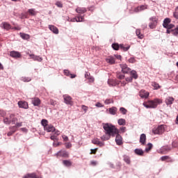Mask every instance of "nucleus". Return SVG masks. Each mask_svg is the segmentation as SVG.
Instances as JSON below:
<instances>
[{
	"instance_id": "nucleus-1",
	"label": "nucleus",
	"mask_w": 178,
	"mask_h": 178,
	"mask_svg": "<svg viewBox=\"0 0 178 178\" xmlns=\"http://www.w3.org/2000/svg\"><path fill=\"white\" fill-rule=\"evenodd\" d=\"M103 129L105 134H106V136H110L111 137H115L116 134L119 133V129L111 123L103 124Z\"/></svg>"
},
{
	"instance_id": "nucleus-2",
	"label": "nucleus",
	"mask_w": 178,
	"mask_h": 178,
	"mask_svg": "<svg viewBox=\"0 0 178 178\" xmlns=\"http://www.w3.org/2000/svg\"><path fill=\"white\" fill-rule=\"evenodd\" d=\"M111 47L114 51H119V49L120 48V49H122V51L127 52L128 49H130V45L124 47V44H119L118 43H113Z\"/></svg>"
},
{
	"instance_id": "nucleus-3",
	"label": "nucleus",
	"mask_w": 178,
	"mask_h": 178,
	"mask_svg": "<svg viewBox=\"0 0 178 178\" xmlns=\"http://www.w3.org/2000/svg\"><path fill=\"white\" fill-rule=\"evenodd\" d=\"M149 21L152 22L149 24V29H154L158 26V18L156 17H150Z\"/></svg>"
},
{
	"instance_id": "nucleus-4",
	"label": "nucleus",
	"mask_w": 178,
	"mask_h": 178,
	"mask_svg": "<svg viewBox=\"0 0 178 178\" xmlns=\"http://www.w3.org/2000/svg\"><path fill=\"white\" fill-rule=\"evenodd\" d=\"M150 108H155L159 104H162V100L159 99H155L154 100H150L148 102Z\"/></svg>"
},
{
	"instance_id": "nucleus-5",
	"label": "nucleus",
	"mask_w": 178,
	"mask_h": 178,
	"mask_svg": "<svg viewBox=\"0 0 178 178\" xmlns=\"http://www.w3.org/2000/svg\"><path fill=\"white\" fill-rule=\"evenodd\" d=\"M165 131V127L163 125H159L157 128H154L152 133L154 134H162Z\"/></svg>"
},
{
	"instance_id": "nucleus-6",
	"label": "nucleus",
	"mask_w": 178,
	"mask_h": 178,
	"mask_svg": "<svg viewBox=\"0 0 178 178\" xmlns=\"http://www.w3.org/2000/svg\"><path fill=\"white\" fill-rule=\"evenodd\" d=\"M120 66L124 74H128V73H130V72H131V69L126 64H120Z\"/></svg>"
},
{
	"instance_id": "nucleus-7",
	"label": "nucleus",
	"mask_w": 178,
	"mask_h": 178,
	"mask_svg": "<svg viewBox=\"0 0 178 178\" xmlns=\"http://www.w3.org/2000/svg\"><path fill=\"white\" fill-rule=\"evenodd\" d=\"M63 98L66 105H72L73 102L72 101V97L69 96V95H64Z\"/></svg>"
},
{
	"instance_id": "nucleus-8",
	"label": "nucleus",
	"mask_w": 178,
	"mask_h": 178,
	"mask_svg": "<svg viewBox=\"0 0 178 178\" xmlns=\"http://www.w3.org/2000/svg\"><path fill=\"white\" fill-rule=\"evenodd\" d=\"M115 143L117 145H122V144H123V140L122 138V136H120L119 133L115 134Z\"/></svg>"
},
{
	"instance_id": "nucleus-9",
	"label": "nucleus",
	"mask_w": 178,
	"mask_h": 178,
	"mask_svg": "<svg viewBox=\"0 0 178 178\" xmlns=\"http://www.w3.org/2000/svg\"><path fill=\"white\" fill-rule=\"evenodd\" d=\"M10 56H11V58H15V59H17L19 58H22V54L19 51H12L10 52Z\"/></svg>"
},
{
	"instance_id": "nucleus-10",
	"label": "nucleus",
	"mask_w": 178,
	"mask_h": 178,
	"mask_svg": "<svg viewBox=\"0 0 178 178\" xmlns=\"http://www.w3.org/2000/svg\"><path fill=\"white\" fill-rule=\"evenodd\" d=\"M57 156H63V158H69V152L60 150L56 153Z\"/></svg>"
},
{
	"instance_id": "nucleus-11",
	"label": "nucleus",
	"mask_w": 178,
	"mask_h": 178,
	"mask_svg": "<svg viewBox=\"0 0 178 178\" xmlns=\"http://www.w3.org/2000/svg\"><path fill=\"white\" fill-rule=\"evenodd\" d=\"M18 106L19 108H23L24 109H29V103L26 102L19 101L18 102Z\"/></svg>"
},
{
	"instance_id": "nucleus-12",
	"label": "nucleus",
	"mask_w": 178,
	"mask_h": 178,
	"mask_svg": "<svg viewBox=\"0 0 178 178\" xmlns=\"http://www.w3.org/2000/svg\"><path fill=\"white\" fill-rule=\"evenodd\" d=\"M32 104L33 106H40L41 105V100L38 97L32 98Z\"/></svg>"
},
{
	"instance_id": "nucleus-13",
	"label": "nucleus",
	"mask_w": 178,
	"mask_h": 178,
	"mask_svg": "<svg viewBox=\"0 0 178 178\" xmlns=\"http://www.w3.org/2000/svg\"><path fill=\"white\" fill-rule=\"evenodd\" d=\"M28 55H29L31 59H33V60H37V62H42V58L40 57V56H35V54H30L27 53Z\"/></svg>"
},
{
	"instance_id": "nucleus-14",
	"label": "nucleus",
	"mask_w": 178,
	"mask_h": 178,
	"mask_svg": "<svg viewBox=\"0 0 178 178\" xmlns=\"http://www.w3.org/2000/svg\"><path fill=\"white\" fill-rule=\"evenodd\" d=\"M44 130L47 131V133H54V131H55V127L52 124H49L44 127Z\"/></svg>"
},
{
	"instance_id": "nucleus-15",
	"label": "nucleus",
	"mask_w": 178,
	"mask_h": 178,
	"mask_svg": "<svg viewBox=\"0 0 178 178\" xmlns=\"http://www.w3.org/2000/svg\"><path fill=\"white\" fill-rule=\"evenodd\" d=\"M140 143L141 145H145V141H147V136L145 134H142L140 136Z\"/></svg>"
},
{
	"instance_id": "nucleus-16",
	"label": "nucleus",
	"mask_w": 178,
	"mask_h": 178,
	"mask_svg": "<svg viewBox=\"0 0 178 178\" xmlns=\"http://www.w3.org/2000/svg\"><path fill=\"white\" fill-rule=\"evenodd\" d=\"M49 29L50 31H52L54 34H59V29L54 25H49Z\"/></svg>"
},
{
	"instance_id": "nucleus-17",
	"label": "nucleus",
	"mask_w": 178,
	"mask_h": 178,
	"mask_svg": "<svg viewBox=\"0 0 178 178\" xmlns=\"http://www.w3.org/2000/svg\"><path fill=\"white\" fill-rule=\"evenodd\" d=\"M140 98H148V97H149V92L145 90H141L140 92Z\"/></svg>"
},
{
	"instance_id": "nucleus-18",
	"label": "nucleus",
	"mask_w": 178,
	"mask_h": 178,
	"mask_svg": "<svg viewBox=\"0 0 178 178\" xmlns=\"http://www.w3.org/2000/svg\"><path fill=\"white\" fill-rule=\"evenodd\" d=\"M108 112H109L110 115H116V112H118V108H116L115 106H112L111 108H108Z\"/></svg>"
},
{
	"instance_id": "nucleus-19",
	"label": "nucleus",
	"mask_w": 178,
	"mask_h": 178,
	"mask_svg": "<svg viewBox=\"0 0 178 178\" xmlns=\"http://www.w3.org/2000/svg\"><path fill=\"white\" fill-rule=\"evenodd\" d=\"M174 101L175 98H173L172 97H168V98L165 99V104L168 106L172 105Z\"/></svg>"
},
{
	"instance_id": "nucleus-20",
	"label": "nucleus",
	"mask_w": 178,
	"mask_h": 178,
	"mask_svg": "<svg viewBox=\"0 0 178 178\" xmlns=\"http://www.w3.org/2000/svg\"><path fill=\"white\" fill-rule=\"evenodd\" d=\"M23 178H42L41 177H37V175L35 173H30L25 175Z\"/></svg>"
},
{
	"instance_id": "nucleus-21",
	"label": "nucleus",
	"mask_w": 178,
	"mask_h": 178,
	"mask_svg": "<svg viewBox=\"0 0 178 178\" xmlns=\"http://www.w3.org/2000/svg\"><path fill=\"white\" fill-rule=\"evenodd\" d=\"M134 152L136 155H138L139 156H143L144 155V151L143 149H135Z\"/></svg>"
},
{
	"instance_id": "nucleus-22",
	"label": "nucleus",
	"mask_w": 178,
	"mask_h": 178,
	"mask_svg": "<svg viewBox=\"0 0 178 178\" xmlns=\"http://www.w3.org/2000/svg\"><path fill=\"white\" fill-rule=\"evenodd\" d=\"M170 22H171L170 18L164 19L163 22V27H164V29L167 27L169 24H170Z\"/></svg>"
},
{
	"instance_id": "nucleus-23",
	"label": "nucleus",
	"mask_w": 178,
	"mask_h": 178,
	"mask_svg": "<svg viewBox=\"0 0 178 178\" xmlns=\"http://www.w3.org/2000/svg\"><path fill=\"white\" fill-rule=\"evenodd\" d=\"M76 12L77 13L83 14V13H86V12H87V9H86V8L78 7V8L76 9Z\"/></svg>"
},
{
	"instance_id": "nucleus-24",
	"label": "nucleus",
	"mask_w": 178,
	"mask_h": 178,
	"mask_svg": "<svg viewBox=\"0 0 178 178\" xmlns=\"http://www.w3.org/2000/svg\"><path fill=\"white\" fill-rule=\"evenodd\" d=\"M145 9H147V8H145V6L142 5L140 6L136 7L134 10V12L138 13V12H141V10H144Z\"/></svg>"
},
{
	"instance_id": "nucleus-25",
	"label": "nucleus",
	"mask_w": 178,
	"mask_h": 178,
	"mask_svg": "<svg viewBox=\"0 0 178 178\" xmlns=\"http://www.w3.org/2000/svg\"><path fill=\"white\" fill-rule=\"evenodd\" d=\"M1 27L5 30H10V24L8 22H3L1 24Z\"/></svg>"
},
{
	"instance_id": "nucleus-26",
	"label": "nucleus",
	"mask_w": 178,
	"mask_h": 178,
	"mask_svg": "<svg viewBox=\"0 0 178 178\" xmlns=\"http://www.w3.org/2000/svg\"><path fill=\"white\" fill-rule=\"evenodd\" d=\"M19 35L22 40H30V35L27 33H20Z\"/></svg>"
},
{
	"instance_id": "nucleus-27",
	"label": "nucleus",
	"mask_w": 178,
	"mask_h": 178,
	"mask_svg": "<svg viewBox=\"0 0 178 178\" xmlns=\"http://www.w3.org/2000/svg\"><path fill=\"white\" fill-rule=\"evenodd\" d=\"M129 73L132 79H135V80H136V79H138V74H137V72L136 70H132Z\"/></svg>"
},
{
	"instance_id": "nucleus-28",
	"label": "nucleus",
	"mask_w": 178,
	"mask_h": 178,
	"mask_svg": "<svg viewBox=\"0 0 178 178\" xmlns=\"http://www.w3.org/2000/svg\"><path fill=\"white\" fill-rule=\"evenodd\" d=\"M10 120H11V123L15 124L16 122H17V118L15 117V114L10 115Z\"/></svg>"
},
{
	"instance_id": "nucleus-29",
	"label": "nucleus",
	"mask_w": 178,
	"mask_h": 178,
	"mask_svg": "<svg viewBox=\"0 0 178 178\" xmlns=\"http://www.w3.org/2000/svg\"><path fill=\"white\" fill-rule=\"evenodd\" d=\"M123 161H125L127 165H130V163H131V161L130 160V156L127 155L123 156Z\"/></svg>"
},
{
	"instance_id": "nucleus-30",
	"label": "nucleus",
	"mask_w": 178,
	"mask_h": 178,
	"mask_svg": "<svg viewBox=\"0 0 178 178\" xmlns=\"http://www.w3.org/2000/svg\"><path fill=\"white\" fill-rule=\"evenodd\" d=\"M172 149V147L167 145V146H163L161 147V151L163 152H169Z\"/></svg>"
},
{
	"instance_id": "nucleus-31",
	"label": "nucleus",
	"mask_w": 178,
	"mask_h": 178,
	"mask_svg": "<svg viewBox=\"0 0 178 178\" xmlns=\"http://www.w3.org/2000/svg\"><path fill=\"white\" fill-rule=\"evenodd\" d=\"M63 164L67 168H70V166H72V161L70 160H64L63 161Z\"/></svg>"
},
{
	"instance_id": "nucleus-32",
	"label": "nucleus",
	"mask_w": 178,
	"mask_h": 178,
	"mask_svg": "<svg viewBox=\"0 0 178 178\" xmlns=\"http://www.w3.org/2000/svg\"><path fill=\"white\" fill-rule=\"evenodd\" d=\"M106 62H108V63H110V65H115V60L114 57L111 56L106 59Z\"/></svg>"
},
{
	"instance_id": "nucleus-33",
	"label": "nucleus",
	"mask_w": 178,
	"mask_h": 178,
	"mask_svg": "<svg viewBox=\"0 0 178 178\" xmlns=\"http://www.w3.org/2000/svg\"><path fill=\"white\" fill-rule=\"evenodd\" d=\"M118 123L119 126H124L126 124V120L120 118L118 120Z\"/></svg>"
},
{
	"instance_id": "nucleus-34",
	"label": "nucleus",
	"mask_w": 178,
	"mask_h": 178,
	"mask_svg": "<svg viewBox=\"0 0 178 178\" xmlns=\"http://www.w3.org/2000/svg\"><path fill=\"white\" fill-rule=\"evenodd\" d=\"M28 13H29L31 16H35V15H37V13H35V9L34 8L29 9Z\"/></svg>"
},
{
	"instance_id": "nucleus-35",
	"label": "nucleus",
	"mask_w": 178,
	"mask_h": 178,
	"mask_svg": "<svg viewBox=\"0 0 178 178\" xmlns=\"http://www.w3.org/2000/svg\"><path fill=\"white\" fill-rule=\"evenodd\" d=\"M136 33L140 40H143V38H144V35L141 34V31L140 30H136Z\"/></svg>"
},
{
	"instance_id": "nucleus-36",
	"label": "nucleus",
	"mask_w": 178,
	"mask_h": 178,
	"mask_svg": "<svg viewBox=\"0 0 178 178\" xmlns=\"http://www.w3.org/2000/svg\"><path fill=\"white\" fill-rule=\"evenodd\" d=\"M41 124L42 126H43L44 129H45V127H47L48 124V120H45V119H42L41 120Z\"/></svg>"
},
{
	"instance_id": "nucleus-37",
	"label": "nucleus",
	"mask_w": 178,
	"mask_h": 178,
	"mask_svg": "<svg viewBox=\"0 0 178 178\" xmlns=\"http://www.w3.org/2000/svg\"><path fill=\"white\" fill-rule=\"evenodd\" d=\"M111 138V136L110 135H103L102 137H101V140H102V141H106L108 140H109Z\"/></svg>"
},
{
	"instance_id": "nucleus-38",
	"label": "nucleus",
	"mask_w": 178,
	"mask_h": 178,
	"mask_svg": "<svg viewBox=\"0 0 178 178\" xmlns=\"http://www.w3.org/2000/svg\"><path fill=\"white\" fill-rule=\"evenodd\" d=\"M147 146H148V147L145 148L146 152H149V151H151V149H152V147H153L152 143H149L147 144Z\"/></svg>"
},
{
	"instance_id": "nucleus-39",
	"label": "nucleus",
	"mask_w": 178,
	"mask_h": 178,
	"mask_svg": "<svg viewBox=\"0 0 178 178\" xmlns=\"http://www.w3.org/2000/svg\"><path fill=\"white\" fill-rule=\"evenodd\" d=\"M74 19H75V22H77L79 23L84 20V17L79 15L77 17V18H74Z\"/></svg>"
},
{
	"instance_id": "nucleus-40",
	"label": "nucleus",
	"mask_w": 178,
	"mask_h": 178,
	"mask_svg": "<svg viewBox=\"0 0 178 178\" xmlns=\"http://www.w3.org/2000/svg\"><path fill=\"white\" fill-rule=\"evenodd\" d=\"M3 123H5V124H10V123H12V121L10 120V118H6L3 119Z\"/></svg>"
},
{
	"instance_id": "nucleus-41",
	"label": "nucleus",
	"mask_w": 178,
	"mask_h": 178,
	"mask_svg": "<svg viewBox=\"0 0 178 178\" xmlns=\"http://www.w3.org/2000/svg\"><path fill=\"white\" fill-rule=\"evenodd\" d=\"M120 111L122 115H126V113H127V109L124 108V107L120 108Z\"/></svg>"
},
{
	"instance_id": "nucleus-42",
	"label": "nucleus",
	"mask_w": 178,
	"mask_h": 178,
	"mask_svg": "<svg viewBox=\"0 0 178 178\" xmlns=\"http://www.w3.org/2000/svg\"><path fill=\"white\" fill-rule=\"evenodd\" d=\"M22 81H24L25 83H29V81H31V78L30 77H22Z\"/></svg>"
},
{
	"instance_id": "nucleus-43",
	"label": "nucleus",
	"mask_w": 178,
	"mask_h": 178,
	"mask_svg": "<svg viewBox=\"0 0 178 178\" xmlns=\"http://www.w3.org/2000/svg\"><path fill=\"white\" fill-rule=\"evenodd\" d=\"M152 86H153L154 90H159V88H161L159 83H157L156 82L153 83Z\"/></svg>"
},
{
	"instance_id": "nucleus-44",
	"label": "nucleus",
	"mask_w": 178,
	"mask_h": 178,
	"mask_svg": "<svg viewBox=\"0 0 178 178\" xmlns=\"http://www.w3.org/2000/svg\"><path fill=\"white\" fill-rule=\"evenodd\" d=\"M55 5L57 8H63V4L59 1H56Z\"/></svg>"
},
{
	"instance_id": "nucleus-45",
	"label": "nucleus",
	"mask_w": 178,
	"mask_h": 178,
	"mask_svg": "<svg viewBox=\"0 0 178 178\" xmlns=\"http://www.w3.org/2000/svg\"><path fill=\"white\" fill-rule=\"evenodd\" d=\"M104 104H106V105H109V104H113V100L111 99H107L105 100Z\"/></svg>"
},
{
	"instance_id": "nucleus-46",
	"label": "nucleus",
	"mask_w": 178,
	"mask_h": 178,
	"mask_svg": "<svg viewBox=\"0 0 178 178\" xmlns=\"http://www.w3.org/2000/svg\"><path fill=\"white\" fill-rule=\"evenodd\" d=\"M99 143V139L95 138L92 140V143L95 144V145H98V143Z\"/></svg>"
},
{
	"instance_id": "nucleus-47",
	"label": "nucleus",
	"mask_w": 178,
	"mask_h": 178,
	"mask_svg": "<svg viewBox=\"0 0 178 178\" xmlns=\"http://www.w3.org/2000/svg\"><path fill=\"white\" fill-rule=\"evenodd\" d=\"M172 35H175V36L178 35V26L175 29H173Z\"/></svg>"
},
{
	"instance_id": "nucleus-48",
	"label": "nucleus",
	"mask_w": 178,
	"mask_h": 178,
	"mask_svg": "<svg viewBox=\"0 0 178 178\" xmlns=\"http://www.w3.org/2000/svg\"><path fill=\"white\" fill-rule=\"evenodd\" d=\"M128 62H129V63H136V58H134V57H131L128 60Z\"/></svg>"
},
{
	"instance_id": "nucleus-49",
	"label": "nucleus",
	"mask_w": 178,
	"mask_h": 178,
	"mask_svg": "<svg viewBox=\"0 0 178 178\" xmlns=\"http://www.w3.org/2000/svg\"><path fill=\"white\" fill-rule=\"evenodd\" d=\"M89 76H90V73L86 72V73L85 74V77H86V79H90V81H94V78H90Z\"/></svg>"
},
{
	"instance_id": "nucleus-50",
	"label": "nucleus",
	"mask_w": 178,
	"mask_h": 178,
	"mask_svg": "<svg viewBox=\"0 0 178 178\" xmlns=\"http://www.w3.org/2000/svg\"><path fill=\"white\" fill-rule=\"evenodd\" d=\"M175 27V24H168L167 27H165V29H168L170 30H172V29H174Z\"/></svg>"
},
{
	"instance_id": "nucleus-51",
	"label": "nucleus",
	"mask_w": 178,
	"mask_h": 178,
	"mask_svg": "<svg viewBox=\"0 0 178 178\" xmlns=\"http://www.w3.org/2000/svg\"><path fill=\"white\" fill-rule=\"evenodd\" d=\"M10 130L11 132L15 133L16 130H17V128L16 127V126H13V127H10Z\"/></svg>"
},
{
	"instance_id": "nucleus-52",
	"label": "nucleus",
	"mask_w": 178,
	"mask_h": 178,
	"mask_svg": "<svg viewBox=\"0 0 178 178\" xmlns=\"http://www.w3.org/2000/svg\"><path fill=\"white\" fill-rule=\"evenodd\" d=\"M169 159V156H163L161 157V160L163 162L166 160Z\"/></svg>"
},
{
	"instance_id": "nucleus-53",
	"label": "nucleus",
	"mask_w": 178,
	"mask_h": 178,
	"mask_svg": "<svg viewBox=\"0 0 178 178\" xmlns=\"http://www.w3.org/2000/svg\"><path fill=\"white\" fill-rule=\"evenodd\" d=\"M64 74L65 76H70V71H69L68 70H64Z\"/></svg>"
},
{
	"instance_id": "nucleus-54",
	"label": "nucleus",
	"mask_w": 178,
	"mask_h": 178,
	"mask_svg": "<svg viewBox=\"0 0 178 178\" xmlns=\"http://www.w3.org/2000/svg\"><path fill=\"white\" fill-rule=\"evenodd\" d=\"M117 77L119 79V80H123V79H124V75L118 74H117Z\"/></svg>"
},
{
	"instance_id": "nucleus-55",
	"label": "nucleus",
	"mask_w": 178,
	"mask_h": 178,
	"mask_svg": "<svg viewBox=\"0 0 178 178\" xmlns=\"http://www.w3.org/2000/svg\"><path fill=\"white\" fill-rule=\"evenodd\" d=\"M108 83L109 84V86H112V87L116 86V83H115V81H108Z\"/></svg>"
},
{
	"instance_id": "nucleus-56",
	"label": "nucleus",
	"mask_w": 178,
	"mask_h": 178,
	"mask_svg": "<svg viewBox=\"0 0 178 178\" xmlns=\"http://www.w3.org/2000/svg\"><path fill=\"white\" fill-rule=\"evenodd\" d=\"M51 140H52L53 141H57L58 140V136H55V135H52L50 137Z\"/></svg>"
},
{
	"instance_id": "nucleus-57",
	"label": "nucleus",
	"mask_w": 178,
	"mask_h": 178,
	"mask_svg": "<svg viewBox=\"0 0 178 178\" xmlns=\"http://www.w3.org/2000/svg\"><path fill=\"white\" fill-rule=\"evenodd\" d=\"M126 81H128V83H131L133 81V77L129 76L126 78Z\"/></svg>"
},
{
	"instance_id": "nucleus-58",
	"label": "nucleus",
	"mask_w": 178,
	"mask_h": 178,
	"mask_svg": "<svg viewBox=\"0 0 178 178\" xmlns=\"http://www.w3.org/2000/svg\"><path fill=\"white\" fill-rule=\"evenodd\" d=\"M95 106H97V108H104V105H102V104L99 103V102H97L96 104H95Z\"/></svg>"
},
{
	"instance_id": "nucleus-59",
	"label": "nucleus",
	"mask_w": 178,
	"mask_h": 178,
	"mask_svg": "<svg viewBox=\"0 0 178 178\" xmlns=\"http://www.w3.org/2000/svg\"><path fill=\"white\" fill-rule=\"evenodd\" d=\"M49 104H50V105H52L53 106H55V105L56 104V102L53 99H50Z\"/></svg>"
},
{
	"instance_id": "nucleus-60",
	"label": "nucleus",
	"mask_w": 178,
	"mask_h": 178,
	"mask_svg": "<svg viewBox=\"0 0 178 178\" xmlns=\"http://www.w3.org/2000/svg\"><path fill=\"white\" fill-rule=\"evenodd\" d=\"M98 149V148H95V149H90V154H97V150Z\"/></svg>"
},
{
	"instance_id": "nucleus-61",
	"label": "nucleus",
	"mask_w": 178,
	"mask_h": 178,
	"mask_svg": "<svg viewBox=\"0 0 178 178\" xmlns=\"http://www.w3.org/2000/svg\"><path fill=\"white\" fill-rule=\"evenodd\" d=\"M71 147H72V143H65V147L66 148H71Z\"/></svg>"
},
{
	"instance_id": "nucleus-62",
	"label": "nucleus",
	"mask_w": 178,
	"mask_h": 178,
	"mask_svg": "<svg viewBox=\"0 0 178 178\" xmlns=\"http://www.w3.org/2000/svg\"><path fill=\"white\" fill-rule=\"evenodd\" d=\"M82 109L84 111V112H87L88 109V107L85 106V105H83L82 106Z\"/></svg>"
},
{
	"instance_id": "nucleus-63",
	"label": "nucleus",
	"mask_w": 178,
	"mask_h": 178,
	"mask_svg": "<svg viewBox=\"0 0 178 178\" xmlns=\"http://www.w3.org/2000/svg\"><path fill=\"white\" fill-rule=\"evenodd\" d=\"M22 122H17L16 124H15V127L17 128V127H22Z\"/></svg>"
},
{
	"instance_id": "nucleus-64",
	"label": "nucleus",
	"mask_w": 178,
	"mask_h": 178,
	"mask_svg": "<svg viewBox=\"0 0 178 178\" xmlns=\"http://www.w3.org/2000/svg\"><path fill=\"white\" fill-rule=\"evenodd\" d=\"M173 16H174V17H175V19H177V20H178V13H177V12H175V13H173Z\"/></svg>"
}]
</instances>
